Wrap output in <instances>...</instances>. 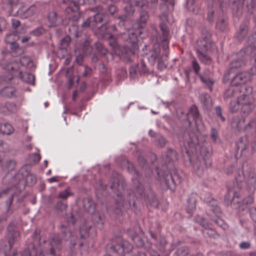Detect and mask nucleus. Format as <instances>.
<instances>
[{
  "label": "nucleus",
  "instance_id": "c85d7f7f",
  "mask_svg": "<svg viewBox=\"0 0 256 256\" xmlns=\"http://www.w3.org/2000/svg\"><path fill=\"white\" fill-rule=\"evenodd\" d=\"M8 234L10 238L8 240V244L10 248H12L14 243V240L18 236V232L15 230V226L13 224H10L8 226Z\"/></svg>",
  "mask_w": 256,
  "mask_h": 256
},
{
  "label": "nucleus",
  "instance_id": "f03ea898",
  "mask_svg": "<svg viewBox=\"0 0 256 256\" xmlns=\"http://www.w3.org/2000/svg\"><path fill=\"white\" fill-rule=\"evenodd\" d=\"M184 148H182V152L189 158L192 164L194 172L198 176L204 173V169L210 166L212 160L210 158L211 148L204 146H200L196 137L190 138V140L184 142Z\"/></svg>",
  "mask_w": 256,
  "mask_h": 256
},
{
  "label": "nucleus",
  "instance_id": "a211bd4d",
  "mask_svg": "<svg viewBox=\"0 0 256 256\" xmlns=\"http://www.w3.org/2000/svg\"><path fill=\"white\" fill-rule=\"evenodd\" d=\"M236 179L238 183L242 182L243 180H246V183L250 184V189L254 190L256 180V175L254 172H250L248 174L244 175L242 171L239 172Z\"/></svg>",
  "mask_w": 256,
  "mask_h": 256
},
{
  "label": "nucleus",
  "instance_id": "423d86ee",
  "mask_svg": "<svg viewBox=\"0 0 256 256\" xmlns=\"http://www.w3.org/2000/svg\"><path fill=\"white\" fill-rule=\"evenodd\" d=\"M202 40H198L197 44L200 47V50H196L198 56L202 63H210L211 58L205 52H211L215 48V44L211 40V34L206 30L202 31Z\"/></svg>",
  "mask_w": 256,
  "mask_h": 256
},
{
  "label": "nucleus",
  "instance_id": "3c124183",
  "mask_svg": "<svg viewBox=\"0 0 256 256\" xmlns=\"http://www.w3.org/2000/svg\"><path fill=\"white\" fill-rule=\"evenodd\" d=\"M44 30L43 28H36V30H33L32 32V34L34 36H38L42 34L43 33H44Z\"/></svg>",
  "mask_w": 256,
  "mask_h": 256
},
{
  "label": "nucleus",
  "instance_id": "f8f14e48",
  "mask_svg": "<svg viewBox=\"0 0 256 256\" xmlns=\"http://www.w3.org/2000/svg\"><path fill=\"white\" fill-rule=\"evenodd\" d=\"M132 249V245L126 240L122 242L120 244L113 246L112 245H108L106 246V250L108 252H112L114 255L118 256L119 254H122L119 256H126V254L130 252ZM104 256H110L109 254H106Z\"/></svg>",
  "mask_w": 256,
  "mask_h": 256
},
{
  "label": "nucleus",
  "instance_id": "69168bd1",
  "mask_svg": "<svg viewBox=\"0 0 256 256\" xmlns=\"http://www.w3.org/2000/svg\"><path fill=\"white\" fill-rule=\"evenodd\" d=\"M29 179H30L32 180V182H31L32 184H35L36 182V177H34V176H32V175L28 176L26 178V180L27 182H28Z\"/></svg>",
  "mask_w": 256,
  "mask_h": 256
},
{
  "label": "nucleus",
  "instance_id": "f704fd0d",
  "mask_svg": "<svg viewBox=\"0 0 256 256\" xmlns=\"http://www.w3.org/2000/svg\"><path fill=\"white\" fill-rule=\"evenodd\" d=\"M14 131L12 126L10 124L4 123L0 124V132L4 134L10 135Z\"/></svg>",
  "mask_w": 256,
  "mask_h": 256
},
{
  "label": "nucleus",
  "instance_id": "6ab92c4d",
  "mask_svg": "<svg viewBox=\"0 0 256 256\" xmlns=\"http://www.w3.org/2000/svg\"><path fill=\"white\" fill-rule=\"evenodd\" d=\"M160 28L162 32V36H160L158 40V42L160 44L164 50L168 48V40H169V31L168 26L164 24H160Z\"/></svg>",
  "mask_w": 256,
  "mask_h": 256
},
{
  "label": "nucleus",
  "instance_id": "72a5a7b5",
  "mask_svg": "<svg viewBox=\"0 0 256 256\" xmlns=\"http://www.w3.org/2000/svg\"><path fill=\"white\" fill-rule=\"evenodd\" d=\"M62 230L63 234L64 235V239L66 240L67 238H70V244L72 246H74L76 244L75 240H78V238H75L74 236L68 230L67 228H64L62 226Z\"/></svg>",
  "mask_w": 256,
  "mask_h": 256
},
{
  "label": "nucleus",
  "instance_id": "58836bf2",
  "mask_svg": "<svg viewBox=\"0 0 256 256\" xmlns=\"http://www.w3.org/2000/svg\"><path fill=\"white\" fill-rule=\"evenodd\" d=\"M15 92V88L12 86L6 87L0 91V94L2 96L8 98L14 96Z\"/></svg>",
  "mask_w": 256,
  "mask_h": 256
},
{
  "label": "nucleus",
  "instance_id": "5fc2aeb1",
  "mask_svg": "<svg viewBox=\"0 0 256 256\" xmlns=\"http://www.w3.org/2000/svg\"><path fill=\"white\" fill-rule=\"evenodd\" d=\"M250 214L251 218L256 222V208H252L250 210Z\"/></svg>",
  "mask_w": 256,
  "mask_h": 256
},
{
  "label": "nucleus",
  "instance_id": "4d7b16f0",
  "mask_svg": "<svg viewBox=\"0 0 256 256\" xmlns=\"http://www.w3.org/2000/svg\"><path fill=\"white\" fill-rule=\"evenodd\" d=\"M31 61L29 58L27 56H23L20 58V64H30Z\"/></svg>",
  "mask_w": 256,
  "mask_h": 256
},
{
  "label": "nucleus",
  "instance_id": "1a4fd4ad",
  "mask_svg": "<svg viewBox=\"0 0 256 256\" xmlns=\"http://www.w3.org/2000/svg\"><path fill=\"white\" fill-rule=\"evenodd\" d=\"M76 72L74 70V66H72L66 70V76L68 78V88H71L74 82H79L80 76H86L92 72V69L87 65H77L76 68Z\"/></svg>",
  "mask_w": 256,
  "mask_h": 256
},
{
  "label": "nucleus",
  "instance_id": "0eeeda50",
  "mask_svg": "<svg viewBox=\"0 0 256 256\" xmlns=\"http://www.w3.org/2000/svg\"><path fill=\"white\" fill-rule=\"evenodd\" d=\"M5 74L0 76V84L2 82H8L14 77H18L23 81L34 84V76L30 73H23L21 70H17L12 66V65H4Z\"/></svg>",
  "mask_w": 256,
  "mask_h": 256
},
{
  "label": "nucleus",
  "instance_id": "338daca9",
  "mask_svg": "<svg viewBox=\"0 0 256 256\" xmlns=\"http://www.w3.org/2000/svg\"><path fill=\"white\" fill-rule=\"evenodd\" d=\"M244 122V119H242L240 120L236 124V126L240 130L243 128V126L242 125V123L243 124Z\"/></svg>",
  "mask_w": 256,
  "mask_h": 256
},
{
  "label": "nucleus",
  "instance_id": "aec40b11",
  "mask_svg": "<svg viewBox=\"0 0 256 256\" xmlns=\"http://www.w3.org/2000/svg\"><path fill=\"white\" fill-rule=\"evenodd\" d=\"M21 5L20 8L16 10L12 16H18L22 18H26L34 15L36 12V8L34 5L28 9H25L22 4Z\"/></svg>",
  "mask_w": 256,
  "mask_h": 256
},
{
  "label": "nucleus",
  "instance_id": "774afa93",
  "mask_svg": "<svg viewBox=\"0 0 256 256\" xmlns=\"http://www.w3.org/2000/svg\"><path fill=\"white\" fill-rule=\"evenodd\" d=\"M158 143H159L160 145L162 147L165 146V144H166V141L164 138L160 137L158 140Z\"/></svg>",
  "mask_w": 256,
  "mask_h": 256
},
{
  "label": "nucleus",
  "instance_id": "ea45409f",
  "mask_svg": "<svg viewBox=\"0 0 256 256\" xmlns=\"http://www.w3.org/2000/svg\"><path fill=\"white\" fill-rule=\"evenodd\" d=\"M200 99L202 104L205 107L208 108L212 105L211 98L207 94H202L200 96Z\"/></svg>",
  "mask_w": 256,
  "mask_h": 256
},
{
  "label": "nucleus",
  "instance_id": "c9c22d12",
  "mask_svg": "<svg viewBox=\"0 0 256 256\" xmlns=\"http://www.w3.org/2000/svg\"><path fill=\"white\" fill-rule=\"evenodd\" d=\"M188 205L187 212L190 214L192 215L196 208V196L194 194H192L188 200Z\"/></svg>",
  "mask_w": 256,
  "mask_h": 256
},
{
  "label": "nucleus",
  "instance_id": "412c9836",
  "mask_svg": "<svg viewBox=\"0 0 256 256\" xmlns=\"http://www.w3.org/2000/svg\"><path fill=\"white\" fill-rule=\"evenodd\" d=\"M196 221L197 222H198L204 228V230L202 232L204 236H207L210 237H214L216 235V230L212 228L210 224L205 222L206 220L203 218L198 216L196 218Z\"/></svg>",
  "mask_w": 256,
  "mask_h": 256
},
{
  "label": "nucleus",
  "instance_id": "864d4df0",
  "mask_svg": "<svg viewBox=\"0 0 256 256\" xmlns=\"http://www.w3.org/2000/svg\"><path fill=\"white\" fill-rule=\"evenodd\" d=\"M216 112L217 114V115L220 117V118L221 119V120L222 122H224L225 120L224 118L222 116V109L220 106H216Z\"/></svg>",
  "mask_w": 256,
  "mask_h": 256
},
{
  "label": "nucleus",
  "instance_id": "5701e85b",
  "mask_svg": "<svg viewBox=\"0 0 256 256\" xmlns=\"http://www.w3.org/2000/svg\"><path fill=\"white\" fill-rule=\"evenodd\" d=\"M233 197L232 200H229L230 201V202L234 204L235 203H237L238 205V208L240 209H242L244 210V205H248V204H250L253 202V198L252 196H250L246 198L242 202L240 203L238 201V198L239 197L238 194L237 192H234L232 193Z\"/></svg>",
  "mask_w": 256,
  "mask_h": 256
},
{
  "label": "nucleus",
  "instance_id": "603ef678",
  "mask_svg": "<svg viewBox=\"0 0 256 256\" xmlns=\"http://www.w3.org/2000/svg\"><path fill=\"white\" fill-rule=\"evenodd\" d=\"M56 208L60 210H64L66 208V204L61 201H59L56 204Z\"/></svg>",
  "mask_w": 256,
  "mask_h": 256
},
{
  "label": "nucleus",
  "instance_id": "2f4dec72",
  "mask_svg": "<svg viewBox=\"0 0 256 256\" xmlns=\"http://www.w3.org/2000/svg\"><path fill=\"white\" fill-rule=\"evenodd\" d=\"M71 41V38L68 36H66L63 38L60 43V50L58 52H61L62 57L67 53V48Z\"/></svg>",
  "mask_w": 256,
  "mask_h": 256
},
{
  "label": "nucleus",
  "instance_id": "a878e982",
  "mask_svg": "<svg viewBox=\"0 0 256 256\" xmlns=\"http://www.w3.org/2000/svg\"><path fill=\"white\" fill-rule=\"evenodd\" d=\"M162 158L165 162L164 167H167L168 163L170 164L171 162H174L178 159V154L175 150L170 149L166 154H162Z\"/></svg>",
  "mask_w": 256,
  "mask_h": 256
},
{
  "label": "nucleus",
  "instance_id": "680f3d73",
  "mask_svg": "<svg viewBox=\"0 0 256 256\" xmlns=\"http://www.w3.org/2000/svg\"><path fill=\"white\" fill-rule=\"evenodd\" d=\"M12 26L14 28H16L20 25V22L18 20L12 19Z\"/></svg>",
  "mask_w": 256,
  "mask_h": 256
},
{
  "label": "nucleus",
  "instance_id": "f3484780",
  "mask_svg": "<svg viewBox=\"0 0 256 256\" xmlns=\"http://www.w3.org/2000/svg\"><path fill=\"white\" fill-rule=\"evenodd\" d=\"M252 76L250 72H243L238 74L232 79L231 84L240 88L242 86H248L244 84L251 80Z\"/></svg>",
  "mask_w": 256,
  "mask_h": 256
},
{
  "label": "nucleus",
  "instance_id": "bb28decb",
  "mask_svg": "<svg viewBox=\"0 0 256 256\" xmlns=\"http://www.w3.org/2000/svg\"><path fill=\"white\" fill-rule=\"evenodd\" d=\"M110 187L112 190H119V188H123L122 184L121 185L120 180H114L112 182V183L110 184H103L102 181H100L98 184V188H99L102 190L106 189L108 187Z\"/></svg>",
  "mask_w": 256,
  "mask_h": 256
},
{
  "label": "nucleus",
  "instance_id": "20e7f679",
  "mask_svg": "<svg viewBox=\"0 0 256 256\" xmlns=\"http://www.w3.org/2000/svg\"><path fill=\"white\" fill-rule=\"evenodd\" d=\"M62 241L59 234H54L51 236L50 242L44 241L42 244H40V252L38 254V250L32 246V250H24L22 256H58L57 252L61 248Z\"/></svg>",
  "mask_w": 256,
  "mask_h": 256
},
{
  "label": "nucleus",
  "instance_id": "09e8293b",
  "mask_svg": "<svg viewBox=\"0 0 256 256\" xmlns=\"http://www.w3.org/2000/svg\"><path fill=\"white\" fill-rule=\"evenodd\" d=\"M210 138L214 142H216L218 139V132L214 128H212L211 130Z\"/></svg>",
  "mask_w": 256,
  "mask_h": 256
},
{
  "label": "nucleus",
  "instance_id": "6e6552de",
  "mask_svg": "<svg viewBox=\"0 0 256 256\" xmlns=\"http://www.w3.org/2000/svg\"><path fill=\"white\" fill-rule=\"evenodd\" d=\"M144 186L142 184H140L136 188V192L130 194V198H132V206L131 201L130 202V206L132 208H134L136 206V200H144L147 202L150 206H158V202L155 195L152 192L150 191L148 194L146 196L145 194L144 193Z\"/></svg>",
  "mask_w": 256,
  "mask_h": 256
},
{
  "label": "nucleus",
  "instance_id": "cd10ccee",
  "mask_svg": "<svg viewBox=\"0 0 256 256\" xmlns=\"http://www.w3.org/2000/svg\"><path fill=\"white\" fill-rule=\"evenodd\" d=\"M95 46L98 52L104 58L107 59V62H109L108 59H112L113 55L112 54L108 52L107 50L104 47L102 44L98 42L95 44Z\"/></svg>",
  "mask_w": 256,
  "mask_h": 256
},
{
  "label": "nucleus",
  "instance_id": "39448f33",
  "mask_svg": "<svg viewBox=\"0 0 256 256\" xmlns=\"http://www.w3.org/2000/svg\"><path fill=\"white\" fill-rule=\"evenodd\" d=\"M208 6V20L211 22L214 20V17L215 15L218 16V19L216 22V27L221 31L224 30L227 26L226 18H224L223 9L224 4L221 0H219L220 4H217L214 2L215 0H206Z\"/></svg>",
  "mask_w": 256,
  "mask_h": 256
},
{
  "label": "nucleus",
  "instance_id": "052dcab7",
  "mask_svg": "<svg viewBox=\"0 0 256 256\" xmlns=\"http://www.w3.org/2000/svg\"><path fill=\"white\" fill-rule=\"evenodd\" d=\"M240 247L241 249H248L250 247V244L248 242H242L240 244Z\"/></svg>",
  "mask_w": 256,
  "mask_h": 256
},
{
  "label": "nucleus",
  "instance_id": "4c0bfd02",
  "mask_svg": "<svg viewBox=\"0 0 256 256\" xmlns=\"http://www.w3.org/2000/svg\"><path fill=\"white\" fill-rule=\"evenodd\" d=\"M94 228L91 226H89L88 222H86L84 226H80V234L82 238H85L89 235L88 231L90 230H92Z\"/></svg>",
  "mask_w": 256,
  "mask_h": 256
},
{
  "label": "nucleus",
  "instance_id": "dca6fc26",
  "mask_svg": "<svg viewBox=\"0 0 256 256\" xmlns=\"http://www.w3.org/2000/svg\"><path fill=\"white\" fill-rule=\"evenodd\" d=\"M90 38H86L83 44L81 50H78V54H76V58L77 64H82L84 56L89 54L92 52V48L90 46ZM77 50H76L75 51L76 54H77Z\"/></svg>",
  "mask_w": 256,
  "mask_h": 256
},
{
  "label": "nucleus",
  "instance_id": "79ce46f5",
  "mask_svg": "<svg viewBox=\"0 0 256 256\" xmlns=\"http://www.w3.org/2000/svg\"><path fill=\"white\" fill-rule=\"evenodd\" d=\"M200 78L202 82L207 86L210 92L212 90V85L214 83V81L206 76H200Z\"/></svg>",
  "mask_w": 256,
  "mask_h": 256
},
{
  "label": "nucleus",
  "instance_id": "2eb2a0df",
  "mask_svg": "<svg viewBox=\"0 0 256 256\" xmlns=\"http://www.w3.org/2000/svg\"><path fill=\"white\" fill-rule=\"evenodd\" d=\"M18 38V36L16 34H7L5 41L6 43L10 44V48L12 50L11 55L12 56H17L22 53V50L18 46L16 42Z\"/></svg>",
  "mask_w": 256,
  "mask_h": 256
},
{
  "label": "nucleus",
  "instance_id": "e2e57ef3",
  "mask_svg": "<svg viewBox=\"0 0 256 256\" xmlns=\"http://www.w3.org/2000/svg\"><path fill=\"white\" fill-rule=\"evenodd\" d=\"M32 156L33 160L35 163L38 162L41 158L39 154L36 153L32 154Z\"/></svg>",
  "mask_w": 256,
  "mask_h": 256
},
{
  "label": "nucleus",
  "instance_id": "7c9ffc66",
  "mask_svg": "<svg viewBox=\"0 0 256 256\" xmlns=\"http://www.w3.org/2000/svg\"><path fill=\"white\" fill-rule=\"evenodd\" d=\"M20 0H5L4 8L8 9L10 16L14 14V10L16 9L17 4Z\"/></svg>",
  "mask_w": 256,
  "mask_h": 256
},
{
  "label": "nucleus",
  "instance_id": "9d476101",
  "mask_svg": "<svg viewBox=\"0 0 256 256\" xmlns=\"http://www.w3.org/2000/svg\"><path fill=\"white\" fill-rule=\"evenodd\" d=\"M158 178L163 180L168 188H172V185L173 184L176 186L180 184L182 182L181 178L178 176L177 172H174L173 174L170 172L169 171L161 172L158 168L156 170Z\"/></svg>",
  "mask_w": 256,
  "mask_h": 256
},
{
  "label": "nucleus",
  "instance_id": "6e6d98bb",
  "mask_svg": "<svg viewBox=\"0 0 256 256\" xmlns=\"http://www.w3.org/2000/svg\"><path fill=\"white\" fill-rule=\"evenodd\" d=\"M250 214L251 218L256 222V208H252L250 210Z\"/></svg>",
  "mask_w": 256,
  "mask_h": 256
},
{
  "label": "nucleus",
  "instance_id": "ddd939ff",
  "mask_svg": "<svg viewBox=\"0 0 256 256\" xmlns=\"http://www.w3.org/2000/svg\"><path fill=\"white\" fill-rule=\"evenodd\" d=\"M158 2V0H151L150 4L146 0H130L129 2L130 4V9L128 10V8H126V12L128 14H132L134 12L133 6H136L140 8L146 10V9H152L153 8H155Z\"/></svg>",
  "mask_w": 256,
  "mask_h": 256
},
{
  "label": "nucleus",
  "instance_id": "e433bc0d",
  "mask_svg": "<svg viewBox=\"0 0 256 256\" xmlns=\"http://www.w3.org/2000/svg\"><path fill=\"white\" fill-rule=\"evenodd\" d=\"M84 207L86 210L90 213H93L95 211V205L92 200L90 198H86L83 201Z\"/></svg>",
  "mask_w": 256,
  "mask_h": 256
},
{
  "label": "nucleus",
  "instance_id": "c03bdc74",
  "mask_svg": "<svg viewBox=\"0 0 256 256\" xmlns=\"http://www.w3.org/2000/svg\"><path fill=\"white\" fill-rule=\"evenodd\" d=\"M132 239L138 247H142L144 244V240L137 235L132 236Z\"/></svg>",
  "mask_w": 256,
  "mask_h": 256
},
{
  "label": "nucleus",
  "instance_id": "bf43d9fd",
  "mask_svg": "<svg viewBox=\"0 0 256 256\" xmlns=\"http://www.w3.org/2000/svg\"><path fill=\"white\" fill-rule=\"evenodd\" d=\"M6 20L0 18V32L3 30L6 27Z\"/></svg>",
  "mask_w": 256,
  "mask_h": 256
},
{
  "label": "nucleus",
  "instance_id": "b1692460",
  "mask_svg": "<svg viewBox=\"0 0 256 256\" xmlns=\"http://www.w3.org/2000/svg\"><path fill=\"white\" fill-rule=\"evenodd\" d=\"M18 109V106L15 104L8 102L0 106V112L5 115H9L16 112Z\"/></svg>",
  "mask_w": 256,
  "mask_h": 256
},
{
  "label": "nucleus",
  "instance_id": "c756f323",
  "mask_svg": "<svg viewBox=\"0 0 256 256\" xmlns=\"http://www.w3.org/2000/svg\"><path fill=\"white\" fill-rule=\"evenodd\" d=\"M146 65H132L130 68V74L132 78H134L135 75L138 74H142L146 72Z\"/></svg>",
  "mask_w": 256,
  "mask_h": 256
},
{
  "label": "nucleus",
  "instance_id": "393cba45",
  "mask_svg": "<svg viewBox=\"0 0 256 256\" xmlns=\"http://www.w3.org/2000/svg\"><path fill=\"white\" fill-rule=\"evenodd\" d=\"M256 50V47L254 45L248 46L242 49L238 54V57L242 56V58H240L237 62H243L249 57Z\"/></svg>",
  "mask_w": 256,
  "mask_h": 256
},
{
  "label": "nucleus",
  "instance_id": "8fccbe9b",
  "mask_svg": "<svg viewBox=\"0 0 256 256\" xmlns=\"http://www.w3.org/2000/svg\"><path fill=\"white\" fill-rule=\"evenodd\" d=\"M214 222L216 224L222 228L223 229H225L227 227V226L224 223V221L220 218H218L214 220Z\"/></svg>",
  "mask_w": 256,
  "mask_h": 256
},
{
  "label": "nucleus",
  "instance_id": "49530a36",
  "mask_svg": "<svg viewBox=\"0 0 256 256\" xmlns=\"http://www.w3.org/2000/svg\"><path fill=\"white\" fill-rule=\"evenodd\" d=\"M188 255V249L187 248L182 247L177 250L174 256H187Z\"/></svg>",
  "mask_w": 256,
  "mask_h": 256
},
{
  "label": "nucleus",
  "instance_id": "473e14b6",
  "mask_svg": "<svg viewBox=\"0 0 256 256\" xmlns=\"http://www.w3.org/2000/svg\"><path fill=\"white\" fill-rule=\"evenodd\" d=\"M48 20L50 23V26H55L62 22V18L58 17L54 12H49Z\"/></svg>",
  "mask_w": 256,
  "mask_h": 256
},
{
  "label": "nucleus",
  "instance_id": "4be33fe9",
  "mask_svg": "<svg viewBox=\"0 0 256 256\" xmlns=\"http://www.w3.org/2000/svg\"><path fill=\"white\" fill-rule=\"evenodd\" d=\"M191 119L194 122L196 126L198 129V124L200 122V120L198 108L195 105H193L190 108L187 114V120L190 124H191Z\"/></svg>",
  "mask_w": 256,
  "mask_h": 256
},
{
  "label": "nucleus",
  "instance_id": "f257e3e1",
  "mask_svg": "<svg viewBox=\"0 0 256 256\" xmlns=\"http://www.w3.org/2000/svg\"><path fill=\"white\" fill-rule=\"evenodd\" d=\"M148 18V12L144 11L141 12L140 20L134 26V28L128 30L127 34H124V36L128 35V38L124 48L121 47L116 38L112 34V32L116 30L114 24L108 26L106 24H102L98 28L96 32L102 38L109 40V44L116 55L121 58L126 60L128 62H130V56L134 55L138 50V34L142 38H144V36H142V29L144 28Z\"/></svg>",
  "mask_w": 256,
  "mask_h": 256
},
{
  "label": "nucleus",
  "instance_id": "a18cd8bd",
  "mask_svg": "<svg viewBox=\"0 0 256 256\" xmlns=\"http://www.w3.org/2000/svg\"><path fill=\"white\" fill-rule=\"evenodd\" d=\"M96 218V221L94 222V226H96L100 228H102V226L103 224V222L102 218L100 215L94 214L92 216V218Z\"/></svg>",
  "mask_w": 256,
  "mask_h": 256
},
{
  "label": "nucleus",
  "instance_id": "9b49d317",
  "mask_svg": "<svg viewBox=\"0 0 256 256\" xmlns=\"http://www.w3.org/2000/svg\"><path fill=\"white\" fill-rule=\"evenodd\" d=\"M62 2L67 4L68 6L66 9V12L68 14V18L74 21L76 20L79 17V6L84 4V0H78L76 2L69 0H62Z\"/></svg>",
  "mask_w": 256,
  "mask_h": 256
},
{
  "label": "nucleus",
  "instance_id": "de8ad7c7",
  "mask_svg": "<svg viewBox=\"0 0 256 256\" xmlns=\"http://www.w3.org/2000/svg\"><path fill=\"white\" fill-rule=\"evenodd\" d=\"M72 195V194L68 190H66L60 192L58 197L62 199H66L68 196Z\"/></svg>",
  "mask_w": 256,
  "mask_h": 256
},
{
  "label": "nucleus",
  "instance_id": "7ed1b4c3",
  "mask_svg": "<svg viewBox=\"0 0 256 256\" xmlns=\"http://www.w3.org/2000/svg\"><path fill=\"white\" fill-rule=\"evenodd\" d=\"M252 88L251 86H242L240 88L231 85L225 91L224 95V99L236 97V101L232 100L230 103V110L234 112L240 108L244 112H248L252 108L253 97Z\"/></svg>",
  "mask_w": 256,
  "mask_h": 256
},
{
  "label": "nucleus",
  "instance_id": "a19ab883",
  "mask_svg": "<svg viewBox=\"0 0 256 256\" xmlns=\"http://www.w3.org/2000/svg\"><path fill=\"white\" fill-rule=\"evenodd\" d=\"M248 32V27L246 26L242 25L240 26V30L236 34L238 39L240 41L246 36Z\"/></svg>",
  "mask_w": 256,
  "mask_h": 256
},
{
  "label": "nucleus",
  "instance_id": "37998d69",
  "mask_svg": "<svg viewBox=\"0 0 256 256\" xmlns=\"http://www.w3.org/2000/svg\"><path fill=\"white\" fill-rule=\"evenodd\" d=\"M158 56V53L156 52H152L150 54H147L144 56V60L146 58L148 60V62L154 63L156 62V60Z\"/></svg>",
  "mask_w": 256,
  "mask_h": 256
},
{
  "label": "nucleus",
  "instance_id": "13d9d810",
  "mask_svg": "<svg viewBox=\"0 0 256 256\" xmlns=\"http://www.w3.org/2000/svg\"><path fill=\"white\" fill-rule=\"evenodd\" d=\"M66 219L68 224H72L73 226L74 224L75 220L73 214H70V217L66 218Z\"/></svg>",
  "mask_w": 256,
  "mask_h": 256
},
{
  "label": "nucleus",
  "instance_id": "0e129e2a",
  "mask_svg": "<svg viewBox=\"0 0 256 256\" xmlns=\"http://www.w3.org/2000/svg\"><path fill=\"white\" fill-rule=\"evenodd\" d=\"M116 11V8L114 5H110L108 8V12L111 14H113Z\"/></svg>",
  "mask_w": 256,
  "mask_h": 256
},
{
  "label": "nucleus",
  "instance_id": "4468645a",
  "mask_svg": "<svg viewBox=\"0 0 256 256\" xmlns=\"http://www.w3.org/2000/svg\"><path fill=\"white\" fill-rule=\"evenodd\" d=\"M94 11L96 12L97 13L94 16V20L92 21L90 18H87L82 24L83 28L91 27L92 28H94L96 26V24L101 22L107 16L106 14H104L103 10L100 6L96 8Z\"/></svg>",
  "mask_w": 256,
  "mask_h": 256
}]
</instances>
